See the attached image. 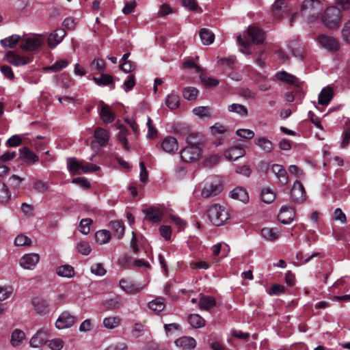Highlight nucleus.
Wrapping results in <instances>:
<instances>
[{
  "mask_svg": "<svg viewBox=\"0 0 350 350\" xmlns=\"http://www.w3.org/2000/svg\"><path fill=\"white\" fill-rule=\"evenodd\" d=\"M198 137H200L199 134H191L187 137V146L180 152V157L183 161L193 162L199 159L201 154L199 142H193V139Z\"/></svg>",
  "mask_w": 350,
  "mask_h": 350,
  "instance_id": "f257e3e1",
  "label": "nucleus"
},
{
  "mask_svg": "<svg viewBox=\"0 0 350 350\" xmlns=\"http://www.w3.org/2000/svg\"><path fill=\"white\" fill-rule=\"evenodd\" d=\"M342 19L340 11L336 6L328 7L321 17L322 23L329 29L339 27Z\"/></svg>",
  "mask_w": 350,
  "mask_h": 350,
  "instance_id": "f03ea898",
  "label": "nucleus"
},
{
  "mask_svg": "<svg viewBox=\"0 0 350 350\" xmlns=\"http://www.w3.org/2000/svg\"><path fill=\"white\" fill-rule=\"evenodd\" d=\"M207 215L210 221L217 226L224 224L229 219V213L226 208L217 204L208 208Z\"/></svg>",
  "mask_w": 350,
  "mask_h": 350,
  "instance_id": "7ed1b4c3",
  "label": "nucleus"
},
{
  "mask_svg": "<svg viewBox=\"0 0 350 350\" xmlns=\"http://www.w3.org/2000/svg\"><path fill=\"white\" fill-rule=\"evenodd\" d=\"M318 42L320 45L330 52H336L339 50L340 44L335 38L324 34L318 36Z\"/></svg>",
  "mask_w": 350,
  "mask_h": 350,
  "instance_id": "20e7f679",
  "label": "nucleus"
},
{
  "mask_svg": "<svg viewBox=\"0 0 350 350\" xmlns=\"http://www.w3.org/2000/svg\"><path fill=\"white\" fill-rule=\"evenodd\" d=\"M40 256L36 253L24 254L19 260L20 266L24 269L32 270L39 262Z\"/></svg>",
  "mask_w": 350,
  "mask_h": 350,
  "instance_id": "39448f33",
  "label": "nucleus"
},
{
  "mask_svg": "<svg viewBox=\"0 0 350 350\" xmlns=\"http://www.w3.org/2000/svg\"><path fill=\"white\" fill-rule=\"evenodd\" d=\"M75 323V317L70 312H63L55 322V327L59 329L69 328Z\"/></svg>",
  "mask_w": 350,
  "mask_h": 350,
  "instance_id": "423d86ee",
  "label": "nucleus"
},
{
  "mask_svg": "<svg viewBox=\"0 0 350 350\" xmlns=\"http://www.w3.org/2000/svg\"><path fill=\"white\" fill-rule=\"evenodd\" d=\"M119 286L124 292L129 294H135L140 292L144 286L141 284L135 283L131 280L121 279L119 282Z\"/></svg>",
  "mask_w": 350,
  "mask_h": 350,
  "instance_id": "0eeeda50",
  "label": "nucleus"
},
{
  "mask_svg": "<svg viewBox=\"0 0 350 350\" xmlns=\"http://www.w3.org/2000/svg\"><path fill=\"white\" fill-rule=\"evenodd\" d=\"M98 114L103 122L109 124L115 120V114L111 107L105 104L103 101H100L98 107Z\"/></svg>",
  "mask_w": 350,
  "mask_h": 350,
  "instance_id": "6e6552de",
  "label": "nucleus"
},
{
  "mask_svg": "<svg viewBox=\"0 0 350 350\" xmlns=\"http://www.w3.org/2000/svg\"><path fill=\"white\" fill-rule=\"evenodd\" d=\"M291 198L297 203L302 202L306 198V191L303 185L296 180L291 189Z\"/></svg>",
  "mask_w": 350,
  "mask_h": 350,
  "instance_id": "1a4fd4ad",
  "label": "nucleus"
},
{
  "mask_svg": "<svg viewBox=\"0 0 350 350\" xmlns=\"http://www.w3.org/2000/svg\"><path fill=\"white\" fill-rule=\"evenodd\" d=\"M174 343L182 350H191L196 346V340L190 336L180 337L175 340Z\"/></svg>",
  "mask_w": 350,
  "mask_h": 350,
  "instance_id": "9d476101",
  "label": "nucleus"
},
{
  "mask_svg": "<svg viewBox=\"0 0 350 350\" xmlns=\"http://www.w3.org/2000/svg\"><path fill=\"white\" fill-rule=\"evenodd\" d=\"M286 0H275L272 6L273 16L277 18H282L288 12Z\"/></svg>",
  "mask_w": 350,
  "mask_h": 350,
  "instance_id": "9b49d317",
  "label": "nucleus"
},
{
  "mask_svg": "<svg viewBox=\"0 0 350 350\" xmlns=\"http://www.w3.org/2000/svg\"><path fill=\"white\" fill-rule=\"evenodd\" d=\"M295 217V212L290 206H282L278 215V220L283 224H290Z\"/></svg>",
  "mask_w": 350,
  "mask_h": 350,
  "instance_id": "f8f14e48",
  "label": "nucleus"
},
{
  "mask_svg": "<svg viewBox=\"0 0 350 350\" xmlns=\"http://www.w3.org/2000/svg\"><path fill=\"white\" fill-rule=\"evenodd\" d=\"M5 58L9 63L16 66L26 65L30 62L28 57L20 56L13 51L8 52Z\"/></svg>",
  "mask_w": 350,
  "mask_h": 350,
  "instance_id": "ddd939ff",
  "label": "nucleus"
},
{
  "mask_svg": "<svg viewBox=\"0 0 350 350\" xmlns=\"http://www.w3.org/2000/svg\"><path fill=\"white\" fill-rule=\"evenodd\" d=\"M66 33L64 29H59L51 33L48 38V44L50 48H55L65 37Z\"/></svg>",
  "mask_w": 350,
  "mask_h": 350,
  "instance_id": "4468645a",
  "label": "nucleus"
},
{
  "mask_svg": "<svg viewBox=\"0 0 350 350\" xmlns=\"http://www.w3.org/2000/svg\"><path fill=\"white\" fill-rule=\"evenodd\" d=\"M249 38L256 44L262 43L265 40V33L256 27H250L247 30Z\"/></svg>",
  "mask_w": 350,
  "mask_h": 350,
  "instance_id": "2eb2a0df",
  "label": "nucleus"
},
{
  "mask_svg": "<svg viewBox=\"0 0 350 350\" xmlns=\"http://www.w3.org/2000/svg\"><path fill=\"white\" fill-rule=\"evenodd\" d=\"M161 148L165 152L173 154L178 148V144L173 137H165L161 143Z\"/></svg>",
  "mask_w": 350,
  "mask_h": 350,
  "instance_id": "dca6fc26",
  "label": "nucleus"
},
{
  "mask_svg": "<svg viewBox=\"0 0 350 350\" xmlns=\"http://www.w3.org/2000/svg\"><path fill=\"white\" fill-rule=\"evenodd\" d=\"M245 154V150L239 146L231 147L224 152V157L228 161H235Z\"/></svg>",
  "mask_w": 350,
  "mask_h": 350,
  "instance_id": "f3484780",
  "label": "nucleus"
},
{
  "mask_svg": "<svg viewBox=\"0 0 350 350\" xmlns=\"http://www.w3.org/2000/svg\"><path fill=\"white\" fill-rule=\"evenodd\" d=\"M334 97V90L330 86H327L321 91L318 103L321 105H327Z\"/></svg>",
  "mask_w": 350,
  "mask_h": 350,
  "instance_id": "a211bd4d",
  "label": "nucleus"
},
{
  "mask_svg": "<svg viewBox=\"0 0 350 350\" xmlns=\"http://www.w3.org/2000/svg\"><path fill=\"white\" fill-rule=\"evenodd\" d=\"M41 45V41L39 38L31 37L23 39L21 43V48L30 51L38 49Z\"/></svg>",
  "mask_w": 350,
  "mask_h": 350,
  "instance_id": "6ab92c4d",
  "label": "nucleus"
},
{
  "mask_svg": "<svg viewBox=\"0 0 350 350\" xmlns=\"http://www.w3.org/2000/svg\"><path fill=\"white\" fill-rule=\"evenodd\" d=\"M272 172L276 176L280 183L286 185L288 180V174L282 165L273 164L271 167Z\"/></svg>",
  "mask_w": 350,
  "mask_h": 350,
  "instance_id": "aec40b11",
  "label": "nucleus"
},
{
  "mask_svg": "<svg viewBox=\"0 0 350 350\" xmlns=\"http://www.w3.org/2000/svg\"><path fill=\"white\" fill-rule=\"evenodd\" d=\"M46 333L42 330L38 331L30 339L29 345L33 348H40L46 344Z\"/></svg>",
  "mask_w": 350,
  "mask_h": 350,
  "instance_id": "412c9836",
  "label": "nucleus"
},
{
  "mask_svg": "<svg viewBox=\"0 0 350 350\" xmlns=\"http://www.w3.org/2000/svg\"><path fill=\"white\" fill-rule=\"evenodd\" d=\"M276 78L282 81H285L291 85L299 87L301 82L295 76L287 73L285 71H281L276 74Z\"/></svg>",
  "mask_w": 350,
  "mask_h": 350,
  "instance_id": "4be33fe9",
  "label": "nucleus"
},
{
  "mask_svg": "<svg viewBox=\"0 0 350 350\" xmlns=\"http://www.w3.org/2000/svg\"><path fill=\"white\" fill-rule=\"evenodd\" d=\"M216 300L215 297L208 295L200 294L199 300V307L201 310H209L215 307Z\"/></svg>",
  "mask_w": 350,
  "mask_h": 350,
  "instance_id": "5701e85b",
  "label": "nucleus"
},
{
  "mask_svg": "<svg viewBox=\"0 0 350 350\" xmlns=\"http://www.w3.org/2000/svg\"><path fill=\"white\" fill-rule=\"evenodd\" d=\"M280 234V229L279 228H263L261 230L262 237L270 241L278 239Z\"/></svg>",
  "mask_w": 350,
  "mask_h": 350,
  "instance_id": "b1692460",
  "label": "nucleus"
},
{
  "mask_svg": "<svg viewBox=\"0 0 350 350\" xmlns=\"http://www.w3.org/2000/svg\"><path fill=\"white\" fill-rule=\"evenodd\" d=\"M254 143L265 153L271 152L273 148L272 142L265 137H256Z\"/></svg>",
  "mask_w": 350,
  "mask_h": 350,
  "instance_id": "393cba45",
  "label": "nucleus"
},
{
  "mask_svg": "<svg viewBox=\"0 0 350 350\" xmlns=\"http://www.w3.org/2000/svg\"><path fill=\"white\" fill-rule=\"evenodd\" d=\"M94 137L100 146H105L109 140V132L101 127H97L94 131Z\"/></svg>",
  "mask_w": 350,
  "mask_h": 350,
  "instance_id": "a878e982",
  "label": "nucleus"
},
{
  "mask_svg": "<svg viewBox=\"0 0 350 350\" xmlns=\"http://www.w3.org/2000/svg\"><path fill=\"white\" fill-rule=\"evenodd\" d=\"M19 157L27 163H36L39 160L38 157L27 147L19 150Z\"/></svg>",
  "mask_w": 350,
  "mask_h": 350,
  "instance_id": "bb28decb",
  "label": "nucleus"
},
{
  "mask_svg": "<svg viewBox=\"0 0 350 350\" xmlns=\"http://www.w3.org/2000/svg\"><path fill=\"white\" fill-rule=\"evenodd\" d=\"M320 1L319 0H305L301 5V12H304L309 10V13L312 14H318Z\"/></svg>",
  "mask_w": 350,
  "mask_h": 350,
  "instance_id": "cd10ccee",
  "label": "nucleus"
},
{
  "mask_svg": "<svg viewBox=\"0 0 350 350\" xmlns=\"http://www.w3.org/2000/svg\"><path fill=\"white\" fill-rule=\"evenodd\" d=\"M230 196L232 199L238 200L243 203L249 201V195L245 189L237 187L230 193Z\"/></svg>",
  "mask_w": 350,
  "mask_h": 350,
  "instance_id": "c85d7f7f",
  "label": "nucleus"
},
{
  "mask_svg": "<svg viewBox=\"0 0 350 350\" xmlns=\"http://www.w3.org/2000/svg\"><path fill=\"white\" fill-rule=\"evenodd\" d=\"M221 191V187L219 185H210L205 186L202 191V196L208 198L219 194Z\"/></svg>",
  "mask_w": 350,
  "mask_h": 350,
  "instance_id": "c756f323",
  "label": "nucleus"
},
{
  "mask_svg": "<svg viewBox=\"0 0 350 350\" xmlns=\"http://www.w3.org/2000/svg\"><path fill=\"white\" fill-rule=\"evenodd\" d=\"M199 34L203 44L210 45L213 42L215 35L208 29L202 28L200 30Z\"/></svg>",
  "mask_w": 350,
  "mask_h": 350,
  "instance_id": "7c9ffc66",
  "label": "nucleus"
},
{
  "mask_svg": "<svg viewBox=\"0 0 350 350\" xmlns=\"http://www.w3.org/2000/svg\"><path fill=\"white\" fill-rule=\"evenodd\" d=\"M25 338V334L23 331L16 329L11 335L10 343L13 347L18 346Z\"/></svg>",
  "mask_w": 350,
  "mask_h": 350,
  "instance_id": "2f4dec72",
  "label": "nucleus"
},
{
  "mask_svg": "<svg viewBox=\"0 0 350 350\" xmlns=\"http://www.w3.org/2000/svg\"><path fill=\"white\" fill-rule=\"evenodd\" d=\"M82 161H78L75 158L67 159V167L68 170L73 174H80L81 170Z\"/></svg>",
  "mask_w": 350,
  "mask_h": 350,
  "instance_id": "473e14b6",
  "label": "nucleus"
},
{
  "mask_svg": "<svg viewBox=\"0 0 350 350\" xmlns=\"http://www.w3.org/2000/svg\"><path fill=\"white\" fill-rule=\"evenodd\" d=\"M121 322L119 317L110 316L103 319V326L108 329H113L118 327Z\"/></svg>",
  "mask_w": 350,
  "mask_h": 350,
  "instance_id": "72a5a7b5",
  "label": "nucleus"
},
{
  "mask_svg": "<svg viewBox=\"0 0 350 350\" xmlns=\"http://www.w3.org/2000/svg\"><path fill=\"white\" fill-rule=\"evenodd\" d=\"M146 213V218L152 223H159L161 221L162 215L159 210L155 208H150L144 211Z\"/></svg>",
  "mask_w": 350,
  "mask_h": 350,
  "instance_id": "f704fd0d",
  "label": "nucleus"
},
{
  "mask_svg": "<svg viewBox=\"0 0 350 350\" xmlns=\"http://www.w3.org/2000/svg\"><path fill=\"white\" fill-rule=\"evenodd\" d=\"M123 299L120 296L116 295L104 302V305L109 309H117L122 306Z\"/></svg>",
  "mask_w": 350,
  "mask_h": 350,
  "instance_id": "c9c22d12",
  "label": "nucleus"
},
{
  "mask_svg": "<svg viewBox=\"0 0 350 350\" xmlns=\"http://www.w3.org/2000/svg\"><path fill=\"white\" fill-rule=\"evenodd\" d=\"M56 273L59 276L65 278H72L75 275L73 267L68 265L58 267L56 269Z\"/></svg>",
  "mask_w": 350,
  "mask_h": 350,
  "instance_id": "e433bc0d",
  "label": "nucleus"
},
{
  "mask_svg": "<svg viewBox=\"0 0 350 350\" xmlns=\"http://www.w3.org/2000/svg\"><path fill=\"white\" fill-rule=\"evenodd\" d=\"M32 305L35 311L38 314H43L47 310L48 305L46 302L40 298H33L32 299Z\"/></svg>",
  "mask_w": 350,
  "mask_h": 350,
  "instance_id": "4c0bfd02",
  "label": "nucleus"
},
{
  "mask_svg": "<svg viewBox=\"0 0 350 350\" xmlns=\"http://www.w3.org/2000/svg\"><path fill=\"white\" fill-rule=\"evenodd\" d=\"M189 324L194 328H201L205 325V320L199 314H190L188 317Z\"/></svg>",
  "mask_w": 350,
  "mask_h": 350,
  "instance_id": "58836bf2",
  "label": "nucleus"
},
{
  "mask_svg": "<svg viewBox=\"0 0 350 350\" xmlns=\"http://www.w3.org/2000/svg\"><path fill=\"white\" fill-rule=\"evenodd\" d=\"M11 197V194L5 184L0 180V204H6Z\"/></svg>",
  "mask_w": 350,
  "mask_h": 350,
  "instance_id": "ea45409f",
  "label": "nucleus"
},
{
  "mask_svg": "<svg viewBox=\"0 0 350 350\" xmlns=\"http://www.w3.org/2000/svg\"><path fill=\"white\" fill-rule=\"evenodd\" d=\"M165 105L171 110L176 109L180 105L179 96L172 93L169 94L166 98Z\"/></svg>",
  "mask_w": 350,
  "mask_h": 350,
  "instance_id": "a19ab883",
  "label": "nucleus"
},
{
  "mask_svg": "<svg viewBox=\"0 0 350 350\" xmlns=\"http://www.w3.org/2000/svg\"><path fill=\"white\" fill-rule=\"evenodd\" d=\"M148 307L154 312H161L165 308L164 299L162 297H157L148 303Z\"/></svg>",
  "mask_w": 350,
  "mask_h": 350,
  "instance_id": "79ce46f5",
  "label": "nucleus"
},
{
  "mask_svg": "<svg viewBox=\"0 0 350 350\" xmlns=\"http://www.w3.org/2000/svg\"><path fill=\"white\" fill-rule=\"evenodd\" d=\"M110 229L117 234L118 239H120L124 232V227L123 223L120 221H111L109 224Z\"/></svg>",
  "mask_w": 350,
  "mask_h": 350,
  "instance_id": "37998d69",
  "label": "nucleus"
},
{
  "mask_svg": "<svg viewBox=\"0 0 350 350\" xmlns=\"http://www.w3.org/2000/svg\"><path fill=\"white\" fill-rule=\"evenodd\" d=\"M228 109L229 111L236 113L241 116H247L248 114L247 109L241 104L233 103L230 105Z\"/></svg>",
  "mask_w": 350,
  "mask_h": 350,
  "instance_id": "c03bdc74",
  "label": "nucleus"
},
{
  "mask_svg": "<svg viewBox=\"0 0 350 350\" xmlns=\"http://www.w3.org/2000/svg\"><path fill=\"white\" fill-rule=\"evenodd\" d=\"M95 238L100 244H105L110 240L111 233L107 230H98L95 233Z\"/></svg>",
  "mask_w": 350,
  "mask_h": 350,
  "instance_id": "a18cd8bd",
  "label": "nucleus"
},
{
  "mask_svg": "<svg viewBox=\"0 0 350 350\" xmlns=\"http://www.w3.org/2000/svg\"><path fill=\"white\" fill-rule=\"evenodd\" d=\"M20 39V36L12 35L8 38L1 40L0 42L3 47L14 48L16 46V44L18 42Z\"/></svg>",
  "mask_w": 350,
  "mask_h": 350,
  "instance_id": "49530a36",
  "label": "nucleus"
},
{
  "mask_svg": "<svg viewBox=\"0 0 350 350\" xmlns=\"http://www.w3.org/2000/svg\"><path fill=\"white\" fill-rule=\"evenodd\" d=\"M93 80L98 85H107L111 84L113 81V77L107 74H103L98 77H94Z\"/></svg>",
  "mask_w": 350,
  "mask_h": 350,
  "instance_id": "de8ad7c7",
  "label": "nucleus"
},
{
  "mask_svg": "<svg viewBox=\"0 0 350 350\" xmlns=\"http://www.w3.org/2000/svg\"><path fill=\"white\" fill-rule=\"evenodd\" d=\"M198 90L193 87H186L183 91L184 98L188 100H196L198 96Z\"/></svg>",
  "mask_w": 350,
  "mask_h": 350,
  "instance_id": "09e8293b",
  "label": "nucleus"
},
{
  "mask_svg": "<svg viewBox=\"0 0 350 350\" xmlns=\"http://www.w3.org/2000/svg\"><path fill=\"white\" fill-rule=\"evenodd\" d=\"M31 244V239L23 234L17 235L14 239V245L16 247L30 246Z\"/></svg>",
  "mask_w": 350,
  "mask_h": 350,
  "instance_id": "8fccbe9b",
  "label": "nucleus"
},
{
  "mask_svg": "<svg viewBox=\"0 0 350 350\" xmlns=\"http://www.w3.org/2000/svg\"><path fill=\"white\" fill-rule=\"evenodd\" d=\"M118 129L120 130L118 135V141L122 144L123 147L126 150H129V146L126 140L128 131L123 125L119 126Z\"/></svg>",
  "mask_w": 350,
  "mask_h": 350,
  "instance_id": "3c124183",
  "label": "nucleus"
},
{
  "mask_svg": "<svg viewBox=\"0 0 350 350\" xmlns=\"http://www.w3.org/2000/svg\"><path fill=\"white\" fill-rule=\"evenodd\" d=\"M68 65V62L66 59H59L55 62L54 64L44 68L45 70H52L53 72H57L66 68Z\"/></svg>",
  "mask_w": 350,
  "mask_h": 350,
  "instance_id": "603ef678",
  "label": "nucleus"
},
{
  "mask_svg": "<svg viewBox=\"0 0 350 350\" xmlns=\"http://www.w3.org/2000/svg\"><path fill=\"white\" fill-rule=\"evenodd\" d=\"M195 116L200 118L211 117V109L208 107L200 106L193 109Z\"/></svg>",
  "mask_w": 350,
  "mask_h": 350,
  "instance_id": "864d4df0",
  "label": "nucleus"
},
{
  "mask_svg": "<svg viewBox=\"0 0 350 350\" xmlns=\"http://www.w3.org/2000/svg\"><path fill=\"white\" fill-rule=\"evenodd\" d=\"M275 198L274 193L268 188L263 189L261 191V200L267 204L271 203Z\"/></svg>",
  "mask_w": 350,
  "mask_h": 350,
  "instance_id": "5fc2aeb1",
  "label": "nucleus"
},
{
  "mask_svg": "<svg viewBox=\"0 0 350 350\" xmlns=\"http://www.w3.org/2000/svg\"><path fill=\"white\" fill-rule=\"evenodd\" d=\"M77 251L83 255L87 256L91 252L90 244L84 241H80L77 245Z\"/></svg>",
  "mask_w": 350,
  "mask_h": 350,
  "instance_id": "6e6d98bb",
  "label": "nucleus"
},
{
  "mask_svg": "<svg viewBox=\"0 0 350 350\" xmlns=\"http://www.w3.org/2000/svg\"><path fill=\"white\" fill-rule=\"evenodd\" d=\"M92 220L90 218H85L81 220L79 230L83 234H88L90 230V224H92Z\"/></svg>",
  "mask_w": 350,
  "mask_h": 350,
  "instance_id": "4d7b16f0",
  "label": "nucleus"
},
{
  "mask_svg": "<svg viewBox=\"0 0 350 350\" xmlns=\"http://www.w3.org/2000/svg\"><path fill=\"white\" fill-rule=\"evenodd\" d=\"M341 36L344 42L350 44V20L344 24L341 30Z\"/></svg>",
  "mask_w": 350,
  "mask_h": 350,
  "instance_id": "13d9d810",
  "label": "nucleus"
},
{
  "mask_svg": "<svg viewBox=\"0 0 350 350\" xmlns=\"http://www.w3.org/2000/svg\"><path fill=\"white\" fill-rule=\"evenodd\" d=\"M46 344L51 350H61L64 346L63 340L59 338L47 340Z\"/></svg>",
  "mask_w": 350,
  "mask_h": 350,
  "instance_id": "bf43d9fd",
  "label": "nucleus"
},
{
  "mask_svg": "<svg viewBox=\"0 0 350 350\" xmlns=\"http://www.w3.org/2000/svg\"><path fill=\"white\" fill-rule=\"evenodd\" d=\"M200 79L204 85L206 87H215L219 84V81L204 75H200Z\"/></svg>",
  "mask_w": 350,
  "mask_h": 350,
  "instance_id": "052dcab7",
  "label": "nucleus"
},
{
  "mask_svg": "<svg viewBox=\"0 0 350 350\" xmlns=\"http://www.w3.org/2000/svg\"><path fill=\"white\" fill-rule=\"evenodd\" d=\"M284 291L285 288L284 286L278 284H275L269 288V289L267 291V293L270 295H279L280 294L284 293Z\"/></svg>",
  "mask_w": 350,
  "mask_h": 350,
  "instance_id": "680f3d73",
  "label": "nucleus"
},
{
  "mask_svg": "<svg viewBox=\"0 0 350 350\" xmlns=\"http://www.w3.org/2000/svg\"><path fill=\"white\" fill-rule=\"evenodd\" d=\"M237 136L241 138L250 139L254 137V133L253 131L247 129H240L236 131Z\"/></svg>",
  "mask_w": 350,
  "mask_h": 350,
  "instance_id": "e2e57ef3",
  "label": "nucleus"
},
{
  "mask_svg": "<svg viewBox=\"0 0 350 350\" xmlns=\"http://www.w3.org/2000/svg\"><path fill=\"white\" fill-rule=\"evenodd\" d=\"M100 170V167L82 161L81 170L83 173L94 172Z\"/></svg>",
  "mask_w": 350,
  "mask_h": 350,
  "instance_id": "0e129e2a",
  "label": "nucleus"
},
{
  "mask_svg": "<svg viewBox=\"0 0 350 350\" xmlns=\"http://www.w3.org/2000/svg\"><path fill=\"white\" fill-rule=\"evenodd\" d=\"M131 334L135 338L143 336L144 334V325L139 323H135L131 328Z\"/></svg>",
  "mask_w": 350,
  "mask_h": 350,
  "instance_id": "69168bd1",
  "label": "nucleus"
},
{
  "mask_svg": "<svg viewBox=\"0 0 350 350\" xmlns=\"http://www.w3.org/2000/svg\"><path fill=\"white\" fill-rule=\"evenodd\" d=\"M147 126L148 129L147 137L150 139H154L157 137V130L155 126L152 124V121L150 117L147 119Z\"/></svg>",
  "mask_w": 350,
  "mask_h": 350,
  "instance_id": "338daca9",
  "label": "nucleus"
},
{
  "mask_svg": "<svg viewBox=\"0 0 350 350\" xmlns=\"http://www.w3.org/2000/svg\"><path fill=\"white\" fill-rule=\"evenodd\" d=\"M12 293V288L11 286H0V301H3L9 298Z\"/></svg>",
  "mask_w": 350,
  "mask_h": 350,
  "instance_id": "774afa93",
  "label": "nucleus"
}]
</instances>
